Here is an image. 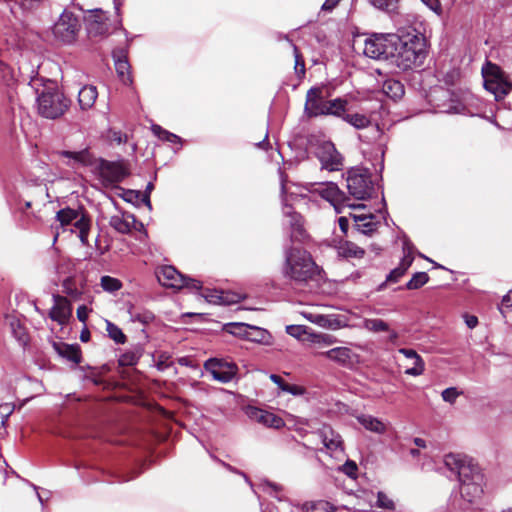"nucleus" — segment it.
Instances as JSON below:
<instances>
[{
  "label": "nucleus",
  "mask_w": 512,
  "mask_h": 512,
  "mask_svg": "<svg viewBox=\"0 0 512 512\" xmlns=\"http://www.w3.org/2000/svg\"><path fill=\"white\" fill-rule=\"evenodd\" d=\"M390 62L401 71L420 66L425 57V39L415 29L399 30L390 37Z\"/></svg>",
  "instance_id": "obj_1"
},
{
  "label": "nucleus",
  "mask_w": 512,
  "mask_h": 512,
  "mask_svg": "<svg viewBox=\"0 0 512 512\" xmlns=\"http://www.w3.org/2000/svg\"><path fill=\"white\" fill-rule=\"evenodd\" d=\"M445 466L457 474L461 497L468 503H475L483 494L484 476L471 459L458 454H448Z\"/></svg>",
  "instance_id": "obj_2"
},
{
  "label": "nucleus",
  "mask_w": 512,
  "mask_h": 512,
  "mask_svg": "<svg viewBox=\"0 0 512 512\" xmlns=\"http://www.w3.org/2000/svg\"><path fill=\"white\" fill-rule=\"evenodd\" d=\"M58 154L84 166L95 165V171L105 187L117 186L128 175V170L122 162L108 161L102 158L95 159L88 149L77 152L63 150Z\"/></svg>",
  "instance_id": "obj_3"
},
{
  "label": "nucleus",
  "mask_w": 512,
  "mask_h": 512,
  "mask_svg": "<svg viewBox=\"0 0 512 512\" xmlns=\"http://www.w3.org/2000/svg\"><path fill=\"white\" fill-rule=\"evenodd\" d=\"M282 274L285 278L302 284L314 280L319 274V267L306 250L291 247L285 250Z\"/></svg>",
  "instance_id": "obj_4"
},
{
  "label": "nucleus",
  "mask_w": 512,
  "mask_h": 512,
  "mask_svg": "<svg viewBox=\"0 0 512 512\" xmlns=\"http://www.w3.org/2000/svg\"><path fill=\"white\" fill-rule=\"evenodd\" d=\"M69 107L70 100L56 88L45 89L37 97L38 113L46 119L60 118Z\"/></svg>",
  "instance_id": "obj_5"
},
{
  "label": "nucleus",
  "mask_w": 512,
  "mask_h": 512,
  "mask_svg": "<svg viewBox=\"0 0 512 512\" xmlns=\"http://www.w3.org/2000/svg\"><path fill=\"white\" fill-rule=\"evenodd\" d=\"M484 87L495 96L496 100L503 99L511 90L512 83L499 66L487 62L482 67Z\"/></svg>",
  "instance_id": "obj_6"
},
{
  "label": "nucleus",
  "mask_w": 512,
  "mask_h": 512,
  "mask_svg": "<svg viewBox=\"0 0 512 512\" xmlns=\"http://www.w3.org/2000/svg\"><path fill=\"white\" fill-rule=\"evenodd\" d=\"M159 283L165 287L191 290H200L202 285L196 279H190L177 271L173 266H163L156 272Z\"/></svg>",
  "instance_id": "obj_7"
},
{
  "label": "nucleus",
  "mask_w": 512,
  "mask_h": 512,
  "mask_svg": "<svg viewBox=\"0 0 512 512\" xmlns=\"http://www.w3.org/2000/svg\"><path fill=\"white\" fill-rule=\"evenodd\" d=\"M81 24L76 15L64 10L53 27L54 36L63 43H73L80 31Z\"/></svg>",
  "instance_id": "obj_8"
},
{
  "label": "nucleus",
  "mask_w": 512,
  "mask_h": 512,
  "mask_svg": "<svg viewBox=\"0 0 512 512\" xmlns=\"http://www.w3.org/2000/svg\"><path fill=\"white\" fill-rule=\"evenodd\" d=\"M389 34H373L364 40L363 54L375 60H389L391 55L392 41Z\"/></svg>",
  "instance_id": "obj_9"
},
{
  "label": "nucleus",
  "mask_w": 512,
  "mask_h": 512,
  "mask_svg": "<svg viewBox=\"0 0 512 512\" xmlns=\"http://www.w3.org/2000/svg\"><path fill=\"white\" fill-rule=\"evenodd\" d=\"M349 193L357 200H365L372 195L373 184L367 172L352 170L347 177Z\"/></svg>",
  "instance_id": "obj_10"
},
{
  "label": "nucleus",
  "mask_w": 512,
  "mask_h": 512,
  "mask_svg": "<svg viewBox=\"0 0 512 512\" xmlns=\"http://www.w3.org/2000/svg\"><path fill=\"white\" fill-rule=\"evenodd\" d=\"M204 367L211 373L213 379L222 383L230 382L238 371V367L235 363L216 358L207 360Z\"/></svg>",
  "instance_id": "obj_11"
},
{
  "label": "nucleus",
  "mask_w": 512,
  "mask_h": 512,
  "mask_svg": "<svg viewBox=\"0 0 512 512\" xmlns=\"http://www.w3.org/2000/svg\"><path fill=\"white\" fill-rule=\"evenodd\" d=\"M327 97L321 87H312L307 91L304 113L307 117L324 116L327 110Z\"/></svg>",
  "instance_id": "obj_12"
},
{
  "label": "nucleus",
  "mask_w": 512,
  "mask_h": 512,
  "mask_svg": "<svg viewBox=\"0 0 512 512\" xmlns=\"http://www.w3.org/2000/svg\"><path fill=\"white\" fill-rule=\"evenodd\" d=\"M343 120L356 129H369L370 135L365 136V141L373 142L377 141L381 135L382 130L377 124H373L370 118L361 113H347L343 116Z\"/></svg>",
  "instance_id": "obj_13"
},
{
  "label": "nucleus",
  "mask_w": 512,
  "mask_h": 512,
  "mask_svg": "<svg viewBox=\"0 0 512 512\" xmlns=\"http://www.w3.org/2000/svg\"><path fill=\"white\" fill-rule=\"evenodd\" d=\"M317 157L322 168L328 171H338L342 167V157L331 142H324L317 149Z\"/></svg>",
  "instance_id": "obj_14"
},
{
  "label": "nucleus",
  "mask_w": 512,
  "mask_h": 512,
  "mask_svg": "<svg viewBox=\"0 0 512 512\" xmlns=\"http://www.w3.org/2000/svg\"><path fill=\"white\" fill-rule=\"evenodd\" d=\"M318 356L325 357L341 366L352 367L359 363V355L349 347H335L327 351L317 352Z\"/></svg>",
  "instance_id": "obj_15"
},
{
  "label": "nucleus",
  "mask_w": 512,
  "mask_h": 512,
  "mask_svg": "<svg viewBox=\"0 0 512 512\" xmlns=\"http://www.w3.org/2000/svg\"><path fill=\"white\" fill-rule=\"evenodd\" d=\"M318 191L321 197L327 200L335 208L337 213L342 212V207L350 206L346 203L348 198L344 192L341 191L333 182L323 184Z\"/></svg>",
  "instance_id": "obj_16"
},
{
  "label": "nucleus",
  "mask_w": 512,
  "mask_h": 512,
  "mask_svg": "<svg viewBox=\"0 0 512 512\" xmlns=\"http://www.w3.org/2000/svg\"><path fill=\"white\" fill-rule=\"evenodd\" d=\"M86 28L88 34L93 37L107 34L109 31V23L106 12L101 9L92 10L86 18Z\"/></svg>",
  "instance_id": "obj_17"
},
{
  "label": "nucleus",
  "mask_w": 512,
  "mask_h": 512,
  "mask_svg": "<svg viewBox=\"0 0 512 512\" xmlns=\"http://www.w3.org/2000/svg\"><path fill=\"white\" fill-rule=\"evenodd\" d=\"M54 306L49 312V318L60 325L68 323L72 316V304L70 301L61 295H53Z\"/></svg>",
  "instance_id": "obj_18"
},
{
  "label": "nucleus",
  "mask_w": 512,
  "mask_h": 512,
  "mask_svg": "<svg viewBox=\"0 0 512 512\" xmlns=\"http://www.w3.org/2000/svg\"><path fill=\"white\" fill-rule=\"evenodd\" d=\"M201 295L207 302L217 305L235 304L243 298L239 293L211 289H205Z\"/></svg>",
  "instance_id": "obj_19"
},
{
  "label": "nucleus",
  "mask_w": 512,
  "mask_h": 512,
  "mask_svg": "<svg viewBox=\"0 0 512 512\" xmlns=\"http://www.w3.org/2000/svg\"><path fill=\"white\" fill-rule=\"evenodd\" d=\"M320 437L325 448L331 452V454L338 456L343 454V441L341 436L335 432L331 427L324 426L320 430Z\"/></svg>",
  "instance_id": "obj_20"
},
{
  "label": "nucleus",
  "mask_w": 512,
  "mask_h": 512,
  "mask_svg": "<svg viewBox=\"0 0 512 512\" xmlns=\"http://www.w3.org/2000/svg\"><path fill=\"white\" fill-rule=\"evenodd\" d=\"M287 199H285V203L283 206V213L285 216V223L289 225L291 229L290 237L292 240H299L303 235V223L302 217L300 214L294 212L292 207L286 203Z\"/></svg>",
  "instance_id": "obj_21"
},
{
  "label": "nucleus",
  "mask_w": 512,
  "mask_h": 512,
  "mask_svg": "<svg viewBox=\"0 0 512 512\" xmlns=\"http://www.w3.org/2000/svg\"><path fill=\"white\" fill-rule=\"evenodd\" d=\"M403 251H404V256H403L400 264L389 273V275L387 276V281L397 282L405 274V272L408 270V268L411 266V264L414 260V257L412 255L413 245L411 243H409L408 241H405L404 245H403Z\"/></svg>",
  "instance_id": "obj_22"
},
{
  "label": "nucleus",
  "mask_w": 512,
  "mask_h": 512,
  "mask_svg": "<svg viewBox=\"0 0 512 512\" xmlns=\"http://www.w3.org/2000/svg\"><path fill=\"white\" fill-rule=\"evenodd\" d=\"M114 66L119 79L125 84L128 79V49L115 48L112 52Z\"/></svg>",
  "instance_id": "obj_23"
},
{
  "label": "nucleus",
  "mask_w": 512,
  "mask_h": 512,
  "mask_svg": "<svg viewBox=\"0 0 512 512\" xmlns=\"http://www.w3.org/2000/svg\"><path fill=\"white\" fill-rule=\"evenodd\" d=\"M302 315L309 322L322 328L335 330L341 327L340 321L334 315H324L312 312H303Z\"/></svg>",
  "instance_id": "obj_24"
},
{
  "label": "nucleus",
  "mask_w": 512,
  "mask_h": 512,
  "mask_svg": "<svg viewBox=\"0 0 512 512\" xmlns=\"http://www.w3.org/2000/svg\"><path fill=\"white\" fill-rule=\"evenodd\" d=\"M250 416L267 427L279 429L284 426V421L280 417L268 411L254 408L251 410Z\"/></svg>",
  "instance_id": "obj_25"
},
{
  "label": "nucleus",
  "mask_w": 512,
  "mask_h": 512,
  "mask_svg": "<svg viewBox=\"0 0 512 512\" xmlns=\"http://www.w3.org/2000/svg\"><path fill=\"white\" fill-rule=\"evenodd\" d=\"M54 349L57 351V353L62 356L63 358H66L67 360L75 363L80 364L82 354L81 349L78 345H72L67 343H54L53 344Z\"/></svg>",
  "instance_id": "obj_26"
},
{
  "label": "nucleus",
  "mask_w": 512,
  "mask_h": 512,
  "mask_svg": "<svg viewBox=\"0 0 512 512\" xmlns=\"http://www.w3.org/2000/svg\"><path fill=\"white\" fill-rule=\"evenodd\" d=\"M352 217L357 231L365 235L371 234L377 228V222L373 214H353Z\"/></svg>",
  "instance_id": "obj_27"
},
{
  "label": "nucleus",
  "mask_w": 512,
  "mask_h": 512,
  "mask_svg": "<svg viewBox=\"0 0 512 512\" xmlns=\"http://www.w3.org/2000/svg\"><path fill=\"white\" fill-rule=\"evenodd\" d=\"M400 354L405 356L408 359H412L416 361V366L407 368L405 370V374L411 375V376H419L424 373L425 370V363L422 359V357L413 349H407V348H400L398 350Z\"/></svg>",
  "instance_id": "obj_28"
},
{
  "label": "nucleus",
  "mask_w": 512,
  "mask_h": 512,
  "mask_svg": "<svg viewBox=\"0 0 512 512\" xmlns=\"http://www.w3.org/2000/svg\"><path fill=\"white\" fill-rule=\"evenodd\" d=\"M359 423L367 430L384 434L387 431L388 424L372 415H360L357 417Z\"/></svg>",
  "instance_id": "obj_29"
},
{
  "label": "nucleus",
  "mask_w": 512,
  "mask_h": 512,
  "mask_svg": "<svg viewBox=\"0 0 512 512\" xmlns=\"http://www.w3.org/2000/svg\"><path fill=\"white\" fill-rule=\"evenodd\" d=\"M98 96L97 88L93 85H86L78 93V102L83 110L91 108Z\"/></svg>",
  "instance_id": "obj_30"
},
{
  "label": "nucleus",
  "mask_w": 512,
  "mask_h": 512,
  "mask_svg": "<svg viewBox=\"0 0 512 512\" xmlns=\"http://www.w3.org/2000/svg\"><path fill=\"white\" fill-rule=\"evenodd\" d=\"M306 341L315 349H322L334 345L337 339L330 334L310 332Z\"/></svg>",
  "instance_id": "obj_31"
},
{
  "label": "nucleus",
  "mask_w": 512,
  "mask_h": 512,
  "mask_svg": "<svg viewBox=\"0 0 512 512\" xmlns=\"http://www.w3.org/2000/svg\"><path fill=\"white\" fill-rule=\"evenodd\" d=\"M338 255L344 258L360 259L364 256L365 251L353 242L345 241L337 247Z\"/></svg>",
  "instance_id": "obj_32"
},
{
  "label": "nucleus",
  "mask_w": 512,
  "mask_h": 512,
  "mask_svg": "<svg viewBox=\"0 0 512 512\" xmlns=\"http://www.w3.org/2000/svg\"><path fill=\"white\" fill-rule=\"evenodd\" d=\"M348 101L343 98H336L333 100H328L327 103V110L325 112V115H332L336 117H340L343 119V116H345L346 110H347Z\"/></svg>",
  "instance_id": "obj_33"
},
{
  "label": "nucleus",
  "mask_w": 512,
  "mask_h": 512,
  "mask_svg": "<svg viewBox=\"0 0 512 512\" xmlns=\"http://www.w3.org/2000/svg\"><path fill=\"white\" fill-rule=\"evenodd\" d=\"M383 92L392 99H399L404 94V87L401 82L390 79L384 82Z\"/></svg>",
  "instance_id": "obj_34"
},
{
  "label": "nucleus",
  "mask_w": 512,
  "mask_h": 512,
  "mask_svg": "<svg viewBox=\"0 0 512 512\" xmlns=\"http://www.w3.org/2000/svg\"><path fill=\"white\" fill-rule=\"evenodd\" d=\"M271 336L269 332L263 328L249 325L247 340L262 344H268Z\"/></svg>",
  "instance_id": "obj_35"
},
{
  "label": "nucleus",
  "mask_w": 512,
  "mask_h": 512,
  "mask_svg": "<svg viewBox=\"0 0 512 512\" xmlns=\"http://www.w3.org/2000/svg\"><path fill=\"white\" fill-rule=\"evenodd\" d=\"M130 204H133L136 207H141V205H143L148 213L152 210L149 195L147 193H142L140 190L130 189Z\"/></svg>",
  "instance_id": "obj_36"
},
{
  "label": "nucleus",
  "mask_w": 512,
  "mask_h": 512,
  "mask_svg": "<svg viewBox=\"0 0 512 512\" xmlns=\"http://www.w3.org/2000/svg\"><path fill=\"white\" fill-rule=\"evenodd\" d=\"M110 226L121 234L128 233V220L124 212L113 215L110 218Z\"/></svg>",
  "instance_id": "obj_37"
},
{
  "label": "nucleus",
  "mask_w": 512,
  "mask_h": 512,
  "mask_svg": "<svg viewBox=\"0 0 512 512\" xmlns=\"http://www.w3.org/2000/svg\"><path fill=\"white\" fill-rule=\"evenodd\" d=\"M78 217V212L70 207L59 210L56 213V219L60 222L61 226H66L72 223Z\"/></svg>",
  "instance_id": "obj_38"
},
{
  "label": "nucleus",
  "mask_w": 512,
  "mask_h": 512,
  "mask_svg": "<svg viewBox=\"0 0 512 512\" xmlns=\"http://www.w3.org/2000/svg\"><path fill=\"white\" fill-rule=\"evenodd\" d=\"M74 226L79 230V237L84 243L87 241L88 234L90 231V219L86 215H82L79 219H75Z\"/></svg>",
  "instance_id": "obj_39"
},
{
  "label": "nucleus",
  "mask_w": 512,
  "mask_h": 512,
  "mask_svg": "<svg viewBox=\"0 0 512 512\" xmlns=\"http://www.w3.org/2000/svg\"><path fill=\"white\" fill-rule=\"evenodd\" d=\"M106 331L108 336L118 344H124L126 342V335L123 331L114 323L106 321Z\"/></svg>",
  "instance_id": "obj_40"
},
{
  "label": "nucleus",
  "mask_w": 512,
  "mask_h": 512,
  "mask_svg": "<svg viewBox=\"0 0 512 512\" xmlns=\"http://www.w3.org/2000/svg\"><path fill=\"white\" fill-rule=\"evenodd\" d=\"M364 328L371 332H386L389 331V325L382 319H365L363 322Z\"/></svg>",
  "instance_id": "obj_41"
},
{
  "label": "nucleus",
  "mask_w": 512,
  "mask_h": 512,
  "mask_svg": "<svg viewBox=\"0 0 512 512\" xmlns=\"http://www.w3.org/2000/svg\"><path fill=\"white\" fill-rule=\"evenodd\" d=\"M429 280V276L426 272H417L413 275V277L406 284V288L409 290H414L422 287Z\"/></svg>",
  "instance_id": "obj_42"
},
{
  "label": "nucleus",
  "mask_w": 512,
  "mask_h": 512,
  "mask_svg": "<svg viewBox=\"0 0 512 512\" xmlns=\"http://www.w3.org/2000/svg\"><path fill=\"white\" fill-rule=\"evenodd\" d=\"M336 508L328 501L319 500L312 502L307 507V512H335Z\"/></svg>",
  "instance_id": "obj_43"
},
{
  "label": "nucleus",
  "mask_w": 512,
  "mask_h": 512,
  "mask_svg": "<svg viewBox=\"0 0 512 512\" xmlns=\"http://www.w3.org/2000/svg\"><path fill=\"white\" fill-rule=\"evenodd\" d=\"M227 330L231 334L247 340L249 325L245 323H230L227 325Z\"/></svg>",
  "instance_id": "obj_44"
},
{
  "label": "nucleus",
  "mask_w": 512,
  "mask_h": 512,
  "mask_svg": "<svg viewBox=\"0 0 512 512\" xmlns=\"http://www.w3.org/2000/svg\"><path fill=\"white\" fill-rule=\"evenodd\" d=\"M101 286L105 291L115 292L122 287V283L117 278L111 276H103L101 278Z\"/></svg>",
  "instance_id": "obj_45"
},
{
  "label": "nucleus",
  "mask_w": 512,
  "mask_h": 512,
  "mask_svg": "<svg viewBox=\"0 0 512 512\" xmlns=\"http://www.w3.org/2000/svg\"><path fill=\"white\" fill-rule=\"evenodd\" d=\"M62 287L63 292L72 298H77L80 295V292L76 288L75 282L71 277H68L63 281Z\"/></svg>",
  "instance_id": "obj_46"
},
{
  "label": "nucleus",
  "mask_w": 512,
  "mask_h": 512,
  "mask_svg": "<svg viewBox=\"0 0 512 512\" xmlns=\"http://www.w3.org/2000/svg\"><path fill=\"white\" fill-rule=\"evenodd\" d=\"M286 332L290 336L300 339L303 335H307L310 333L308 329L303 325H288L286 327Z\"/></svg>",
  "instance_id": "obj_47"
},
{
  "label": "nucleus",
  "mask_w": 512,
  "mask_h": 512,
  "mask_svg": "<svg viewBox=\"0 0 512 512\" xmlns=\"http://www.w3.org/2000/svg\"><path fill=\"white\" fill-rule=\"evenodd\" d=\"M371 3L374 7L388 12L397 7V0H371Z\"/></svg>",
  "instance_id": "obj_48"
},
{
  "label": "nucleus",
  "mask_w": 512,
  "mask_h": 512,
  "mask_svg": "<svg viewBox=\"0 0 512 512\" xmlns=\"http://www.w3.org/2000/svg\"><path fill=\"white\" fill-rule=\"evenodd\" d=\"M130 218L132 219V224L130 223V232L133 230L139 232L138 240L142 243H145L147 234L144 231V225L142 222H138L136 218L133 215H130Z\"/></svg>",
  "instance_id": "obj_49"
},
{
  "label": "nucleus",
  "mask_w": 512,
  "mask_h": 512,
  "mask_svg": "<svg viewBox=\"0 0 512 512\" xmlns=\"http://www.w3.org/2000/svg\"><path fill=\"white\" fill-rule=\"evenodd\" d=\"M461 394L455 387H449L442 391V399L450 404L455 403L458 396Z\"/></svg>",
  "instance_id": "obj_50"
},
{
  "label": "nucleus",
  "mask_w": 512,
  "mask_h": 512,
  "mask_svg": "<svg viewBox=\"0 0 512 512\" xmlns=\"http://www.w3.org/2000/svg\"><path fill=\"white\" fill-rule=\"evenodd\" d=\"M377 507L384 509H394V502L383 492H378Z\"/></svg>",
  "instance_id": "obj_51"
},
{
  "label": "nucleus",
  "mask_w": 512,
  "mask_h": 512,
  "mask_svg": "<svg viewBox=\"0 0 512 512\" xmlns=\"http://www.w3.org/2000/svg\"><path fill=\"white\" fill-rule=\"evenodd\" d=\"M170 355L168 353H160L158 355V359L156 361V366L158 368V370H165L167 368H169L172 364L171 360H170Z\"/></svg>",
  "instance_id": "obj_52"
},
{
  "label": "nucleus",
  "mask_w": 512,
  "mask_h": 512,
  "mask_svg": "<svg viewBox=\"0 0 512 512\" xmlns=\"http://www.w3.org/2000/svg\"><path fill=\"white\" fill-rule=\"evenodd\" d=\"M341 471L351 478L356 477L357 465L354 461L347 460L341 467Z\"/></svg>",
  "instance_id": "obj_53"
},
{
  "label": "nucleus",
  "mask_w": 512,
  "mask_h": 512,
  "mask_svg": "<svg viewBox=\"0 0 512 512\" xmlns=\"http://www.w3.org/2000/svg\"><path fill=\"white\" fill-rule=\"evenodd\" d=\"M108 138L110 139L111 142H114V143H116L118 145L121 144V143H125L127 141V135L126 134H123L122 132L116 131V130H113V129L109 130Z\"/></svg>",
  "instance_id": "obj_54"
},
{
  "label": "nucleus",
  "mask_w": 512,
  "mask_h": 512,
  "mask_svg": "<svg viewBox=\"0 0 512 512\" xmlns=\"http://www.w3.org/2000/svg\"><path fill=\"white\" fill-rule=\"evenodd\" d=\"M0 70L3 73V79L7 85H10L14 81V75L12 69L2 61H0Z\"/></svg>",
  "instance_id": "obj_55"
},
{
  "label": "nucleus",
  "mask_w": 512,
  "mask_h": 512,
  "mask_svg": "<svg viewBox=\"0 0 512 512\" xmlns=\"http://www.w3.org/2000/svg\"><path fill=\"white\" fill-rule=\"evenodd\" d=\"M152 131L161 140L167 141V138H169V137L173 138V133L163 129L159 125H152Z\"/></svg>",
  "instance_id": "obj_56"
},
{
  "label": "nucleus",
  "mask_w": 512,
  "mask_h": 512,
  "mask_svg": "<svg viewBox=\"0 0 512 512\" xmlns=\"http://www.w3.org/2000/svg\"><path fill=\"white\" fill-rule=\"evenodd\" d=\"M23 9L31 10L39 6L43 0H14Z\"/></svg>",
  "instance_id": "obj_57"
},
{
  "label": "nucleus",
  "mask_w": 512,
  "mask_h": 512,
  "mask_svg": "<svg viewBox=\"0 0 512 512\" xmlns=\"http://www.w3.org/2000/svg\"><path fill=\"white\" fill-rule=\"evenodd\" d=\"M423 4H425L429 9H431L436 14L440 15L442 12L441 3L439 0H421Z\"/></svg>",
  "instance_id": "obj_58"
},
{
  "label": "nucleus",
  "mask_w": 512,
  "mask_h": 512,
  "mask_svg": "<svg viewBox=\"0 0 512 512\" xmlns=\"http://www.w3.org/2000/svg\"><path fill=\"white\" fill-rule=\"evenodd\" d=\"M282 391L288 392L295 396L304 394V389L301 386L292 385L288 383L284 387H282Z\"/></svg>",
  "instance_id": "obj_59"
},
{
  "label": "nucleus",
  "mask_w": 512,
  "mask_h": 512,
  "mask_svg": "<svg viewBox=\"0 0 512 512\" xmlns=\"http://www.w3.org/2000/svg\"><path fill=\"white\" fill-rule=\"evenodd\" d=\"M294 53H295V70L297 73H304L305 72V65L304 61L301 59V56L298 53V50L296 47H294Z\"/></svg>",
  "instance_id": "obj_60"
},
{
  "label": "nucleus",
  "mask_w": 512,
  "mask_h": 512,
  "mask_svg": "<svg viewBox=\"0 0 512 512\" xmlns=\"http://www.w3.org/2000/svg\"><path fill=\"white\" fill-rule=\"evenodd\" d=\"M77 318L79 321L85 323L88 319L89 309L85 305H81L77 308Z\"/></svg>",
  "instance_id": "obj_61"
},
{
  "label": "nucleus",
  "mask_w": 512,
  "mask_h": 512,
  "mask_svg": "<svg viewBox=\"0 0 512 512\" xmlns=\"http://www.w3.org/2000/svg\"><path fill=\"white\" fill-rule=\"evenodd\" d=\"M14 406L8 403L0 405V414L4 419H7L13 412Z\"/></svg>",
  "instance_id": "obj_62"
},
{
  "label": "nucleus",
  "mask_w": 512,
  "mask_h": 512,
  "mask_svg": "<svg viewBox=\"0 0 512 512\" xmlns=\"http://www.w3.org/2000/svg\"><path fill=\"white\" fill-rule=\"evenodd\" d=\"M464 321L468 328L473 329L478 325V318L474 315L464 314Z\"/></svg>",
  "instance_id": "obj_63"
},
{
  "label": "nucleus",
  "mask_w": 512,
  "mask_h": 512,
  "mask_svg": "<svg viewBox=\"0 0 512 512\" xmlns=\"http://www.w3.org/2000/svg\"><path fill=\"white\" fill-rule=\"evenodd\" d=\"M502 305L507 308H512V290H510L502 299Z\"/></svg>",
  "instance_id": "obj_64"
}]
</instances>
